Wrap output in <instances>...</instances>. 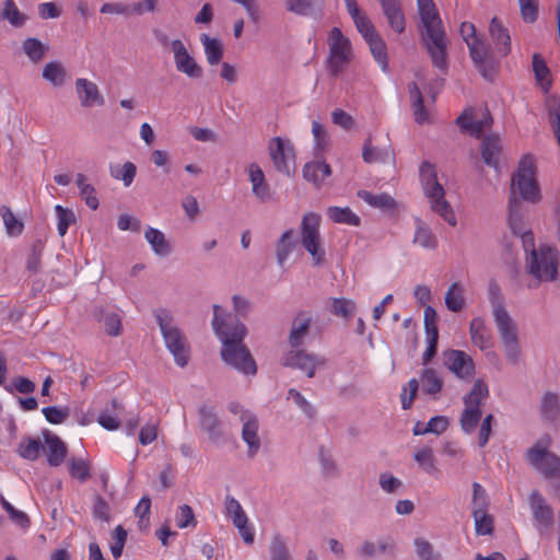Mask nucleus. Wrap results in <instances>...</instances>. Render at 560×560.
<instances>
[{"instance_id": "69168bd1", "label": "nucleus", "mask_w": 560, "mask_h": 560, "mask_svg": "<svg viewBox=\"0 0 560 560\" xmlns=\"http://www.w3.org/2000/svg\"><path fill=\"white\" fill-rule=\"evenodd\" d=\"M416 553L420 560H434L435 555L432 544L424 538H416L415 541Z\"/></svg>"}, {"instance_id": "8fccbe9b", "label": "nucleus", "mask_w": 560, "mask_h": 560, "mask_svg": "<svg viewBox=\"0 0 560 560\" xmlns=\"http://www.w3.org/2000/svg\"><path fill=\"white\" fill-rule=\"evenodd\" d=\"M66 70L57 61L48 62L43 69V78L55 86H61L66 80Z\"/></svg>"}, {"instance_id": "473e14b6", "label": "nucleus", "mask_w": 560, "mask_h": 560, "mask_svg": "<svg viewBox=\"0 0 560 560\" xmlns=\"http://www.w3.org/2000/svg\"><path fill=\"white\" fill-rule=\"evenodd\" d=\"M200 42L205 49L207 61L210 66L218 65L223 57V45L217 38H211L207 34L200 35Z\"/></svg>"}, {"instance_id": "864d4df0", "label": "nucleus", "mask_w": 560, "mask_h": 560, "mask_svg": "<svg viewBox=\"0 0 560 560\" xmlns=\"http://www.w3.org/2000/svg\"><path fill=\"white\" fill-rule=\"evenodd\" d=\"M43 444L38 439H25L19 445V455L28 460H35L39 457Z\"/></svg>"}, {"instance_id": "39448f33", "label": "nucleus", "mask_w": 560, "mask_h": 560, "mask_svg": "<svg viewBox=\"0 0 560 560\" xmlns=\"http://www.w3.org/2000/svg\"><path fill=\"white\" fill-rule=\"evenodd\" d=\"M459 33L465 40L469 56L475 68L487 81H493L499 68L490 46L476 33V27L470 22H463Z\"/></svg>"}, {"instance_id": "338daca9", "label": "nucleus", "mask_w": 560, "mask_h": 560, "mask_svg": "<svg viewBox=\"0 0 560 560\" xmlns=\"http://www.w3.org/2000/svg\"><path fill=\"white\" fill-rule=\"evenodd\" d=\"M42 412L51 424H60L68 418V410L56 406L45 407Z\"/></svg>"}, {"instance_id": "f3484780", "label": "nucleus", "mask_w": 560, "mask_h": 560, "mask_svg": "<svg viewBox=\"0 0 560 560\" xmlns=\"http://www.w3.org/2000/svg\"><path fill=\"white\" fill-rule=\"evenodd\" d=\"M445 366L459 378L470 377L475 364L470 355L462 350H447L443 354Z\"/></svg>"}, {"instance_id": "79ce46f5", "label": "nucleus", "mask_w": 560, "mask_h": 560, "mask_svg": "<svg viewBox=\"0 0 560 560\" xmlns=\"http://www.w3.org/2000/svg\"><path fill=\"white\" fill-rule=\"evenodd\" d=\"M488 509H472V516L475 520V530L477 535H490L493 532V518L488 513Z\"/></svg>"}, {"instance_id": "dca6fc26", "label": "nucleus", "mask_w": 560, "mask_h": 560, "mask_svg": "<svg viewBox=\"0 0 560 560\" xmlns=\"http://www.w3.org/2000/svg\"><path fill=\"white\" fill-rule=\"evenodd\" d=\"M283 364L289 368L299 369L308 377H313L316 366L325 364V359L307 353L305 350H291L284 355Z\"/></svg>"}, {"instance_id": "c85d7f7f", "label": "nucleus", "mask_w": 560, "mask_h": 560, "mask_svg": "<svg viewBox=\"0 0 560 560\" xmlns=\"http://www.w3.org/2000/svg\"><path fill=\"white\" fill-rule=\"evenodd\" d=\"M362 158L365 163H385L393 158L390 145L376 148L372 145L371 138H368L363 145Z\"/></svg>"}, {"instance_id": "9d476101", "label": "nucleus", "mask_w": 560, "mask_h": 560, "mask_svg": "<svg viewBox=\"0 0 560 560\" xmlns=\"http://www.w3.org/2000/svg\"><path fill=\"white\" fill-rule=\"evenodd\" d=\"M548 435L538 440L526 453L527 462L547 478H560V457L549 451Z\"/></svg>"}, {"instance_id": "5701e85b", "label": "nucleus", "mask_w": 560, "mask_h": 560, "mask_svg": "<svg viewBox=\"0 0 560 560\" xmlns=\"http://www.w3.org/2000/svg\"><path fill=\"white\" fill-rule=\"evenodd\" d=\"M75 90L82 106L91 107L96 104H104V98L94 82L84 78H79L75 81Z\"/></svg>"}, {"instance_id": "603ef678", "label": "nucleus", "mask_w": 560, "mask_h": 560, "mask_svg": "<svg viewBox=\"0 0 560 560\" xmlns=\"http://www.w3.org/2000/svg\"><path fill=\"white\" fill-rule=\"evenodd\" d=\"M0 19L8 20L13 26H22L26 20L13 0H4L3 8L0 11Z\"/></svg>"}, {"instance_id": "c9c22d12", "label": "nucleus", "mask_w": 560, "mask_h": 560, "mask_svg": "<svg viewBox=\"0 0 560 560\" xmlns=\"http://www.w3.org/2000/svg\"><path fill=\"white\" fill-rule=\"evenodd\" d=\"M295 246L293 231L287 230L277 242L276 257L280 266H283Z\"/></svg>"}, {"instance_id": "c756f323", "label": "nucleus", "mask_w": 560, "mask_h": 560, "mask_svg": "<svg viewBox=\"0 0 560 560\" xmlns=\"http://www.w3.org/2000/svg\"><path fill=\"white\" fill-rule=\"evenodd\" d=\"M413 459L424 472L431 476L438 474L439 468L432 447L423 446L416 450L413 453Z\"/></svg>"}, {"instance_id": "bf43d9fd", "label": "nucleus", "mask_w": 560, "mask_h": 560, "mask_svg": "<svg viewBox=\"0 0 560 560\" xmlns=\"http://www.w3.org/2000/svg\"><path fill=\"white\" fill-rule=\"evenodd\" d=\"M354 310H355V304L351 300H348L345 298H339V299H334L331 302L330 312L336 316H339L342 318H350L353 315Z\"/></svg>"}, {"instance_id": "6e6d98bb", "label": "nucleus", "mask_w": 560, "mask_h": 560, "mask_svg": "<svg viewBox=\"0 0 560 560\" xmlns=\"http://www.w3.org/2000/svg\"><path fill=\"white\" fill-rule=\"evenodd\" d=\"M533 70L535 72L536 80L546 91H548L551 85V81L549 80V68L538 54L533 56Z\"/></svg>"}, {"instance_id": "aec40b11", "label": "nucleus", "mask_w": 560, "mask_h": 560, "mask_svg": "<svg viewBox=\"0 0 560 560\" xmlns=\"http://www.w3.org/2000/svg\"><path fill=\"white\" fill-rule=\"evenodd\" d=\"M242 422H243V430H242V438L244 442L248 446V456L253 457L256 455L260 447V441L258 438V421L254 415L250 412H243L242 413Z\"/></svg>"}, {"instance_id": "f257e3e1", "label": "nucleus", "mask_w": 560, "mask_h": 560, "mask_svg": "<svg viewBox=\"0 0 560 560\" xmlns=\"http://www.w3.org/2000/svg\"><path fill=\"white\" fill-rule=\"evenodd\" d=\"M212 326L222 342V360L246 375H255L257 365L248 348L243 343L247 329L243 323L232 315L221 317V307L213 306Z\"/></svg>"}, {"instance_id": "1a4fd4ad", "label": "nucleus", "mask_w": 560, "mask_h": 560, "mask_svg": "<svg viewBox=\"0 0 560 560\" xmlns=\"http://www.w3.org/2000/svg\"><path fill=\"white\" fill-rule=\"evenodd\" d=\"M156 319L164 338L166 348L173 354L177 365L184 368L189 360V346L180 330L173 325V318L163 311L156 315Z\"/></svg>"}, {"instance_id": "b1692460", "label": "nucleus", "mask_w": 560, "mask_h": 560, "mask_svg": "<svg viewBox=\"0 0 560 560\" xmlns=\"http://www.w3.org/2000/svg\"><path fill=\"white\" fill-rule=\"evenodd\" d=\"M378 1L392 30L397 33H402L405 31L406 22L399 0Z\"/></svg>"}, {"instance_id": "cd10ccee", "label": "nucleus", "mask_w": 560, "mask_h": 560, "mask_svg": "<svg viewBox=\"0 0 560 560\" xmlns=\"http://www.w3.org/2000/svg\"><path fill=\"white\" fill-rule=\"evenodd\" d=\"M45 443L48 464L52 467L60 466L68 453L66 444L57 435H46Z\"/></svg>"}, {"instance_id": "0e129e2a", "label": "nucleus", "mask_w": 560, "mask_h": 560, "mask_svg": "<svg viewBox=\"0 0 560 560\" xmlns=\"http://www.w3.org/2000/svg\"><path fill=\"white\" fill-rule=\"evenodd\" d=\"M196 524L197 522L195 520L192 509L187 504L180 505L176 513V525L179 528H186L189 526L195 527Z\"/></svg>"}, {"instance_id": "6e6552de", "label": "nucleus", "mask_w": 560, "mask_h": 560, "mask_svg": "<svg viewBox=\"0 0 560 560\" xmlns=\"http://www.w3.org/2000/svg\"><path fill=\"white\" fill-rule=\"evenodd\" d=\"M327 67L330 75L339 77L353 58L350 39L345 36L339 27H334L328 34Z\"/></svg>"}, {"instance_id": "20e7f679", "label": "nucleus", "mask_w": 560, "mask_h": 560, "mask_svg": "<svg viewBox=\"0 0 560 560\" xmlns=\"http://www.w3.org/2000/svg\"><path fill=\"white\" fill-rule=\"evenodd\" d=\"M522 244L524 250L529 253L526 268L538 281H552L558 273V249L556 247L544 245L535 249L533 233H524L522 235Z\"/></svg>"}, {"instance_id": "de8ad7c7", "label": "nucleus", "mask_w": 560, "mask_h": 560, "mask_svg": "<svg viewBox=\"0 0 560 560\" xmlns=\"http://www.w3.org/2000/svg\"><path fill=\"white\" fill-rule=\"evenodd\" d=\"M200 425L212 438L218 436L220 433V421L213 410L209 407H202L199 410Z\"/></svg>"}, {"instance_id": "e433bc0d", "label": "nucleus", "mask_w": 560, "mask_h": 560, "mask_svg": "<svg viewBox=\"0 0 560 560\" xmlns=\"http://www.w3.org/2000/svg\"><path fill=\"white\" fill-rule=\"evenodd\" d=\"M465 289L462 284L454 282L445 294V305L452 312H460L465 305Z\"/></svg>"}, {"instance_id": "58836bf2", "label": "nucleus", "mask_w": 560, "mask_h": 560, "mask_svg": "<svg viewBox=\"0 0 560 560\" xmlns=\"http://www.w3.org/2000/svg\"><path fill=\"white\" fill-rule=\"evenodd\" d=\"M144 237L156 255L166 256L170 253V245L160 230L148 228Z\"/></svg>"}, {"instance_id": "f8f14e48", "label": "nucleus", "mask_w": 560, "mask_h": 560, "mask_svg": "<svg viewBox=\"0 0 560 560\" xmlns=\"http://www.w3.org/2000/svg\"><path fill=\"white\" fill-rule=\"evenodd\" d=\"M489 389L486 383L478 380L470 392L464 397L465 408L460 416V427L466 433H471L481 419V402L488 397Z\"/></svg>"}, {"instance_id": "5fc2aeb1", "label": "nucleus", "mask_w": 560, "mask_h": 560, "mask_svg": "<svg viewBox=\"0 0 560 560\" xmlns=\"http://www.w3.org/2000/svg\"><path fill=\"white\" fill-rule=\"evenodd\" d=\"M540 411L546 419H555L560 411L559 396L555 393H546L541 400Z\"/></svg>"}, {"instance_id": "412c9836", "label": "nucleus", "mask_w": 560, "mask_h": 560, "mask_svg": "<svg viewBox=\"0 0 560 560\" xmlns=\"http://www.w3.org/2000/svg\"><path fill=\"white\" fill-rule=\"evenodd\" d=\"M489 33L497 52L501 57L508 56L511 52V36L509 30L498 18L491 19Z\"/></svg>"}, {"instance_id": "a19ab883", "label": "nucleus", "mask_w": 560, "mask_h": 560, "mask_svg": "<svg viewBox=\"0 0 560 560\" xmlns=\"http://www.w3.org/2000/svg\"><path fill=\"white\" fill-rule=\"evenodd\" d=\"M366 44L370 47L374 60L377 62L381 69L384 72H388L387 47L383 38L377 35L371 40H368Z\"/></svg>"}, {"instance_id": "f03ea898", "label": "nucleus", "mask_w": 560, "mask_h": 560, "mask_svg": "<svg viewBox=\"0 0 560 560\" xmlns=\"http://www.w3.org/2000/svg\"><path fill=\"white\" fill-rule=\"evenodd\" d=\"M417 7L424 28L422 39L432 63L439 69H445L447 39L436 5L433 0H417Z\"/></svg>"}, {"instance_id": "2f4dec72", "label": "nucleus", "mask_w": 560, "mask_h": 560, "mask_svg": "<svg viewBox=\"0 0 560 560\" xmlns=\"http://www.w3.org/2000/svg\"><path fill=\"white\" fill-rule=\"evenodd\" d=\"M75 184L79 188L80 197L84 200L85 205L90 209L96 210L100 206L98 197L94 186L88 183V177L82 173H78Z\"/></svg>"}, {"instance_id": "7ed1b4c3", "label": "nucleus", "mask_w": 560, "mask_h": 560, "mask_svg": "<svg viewBox=\"0 0 560 560\" xmlns=\"http://www.w3.org/2000/svg\"><path fill=\"white\" fill-rule=\"evenodd\" d=\"M489 300L505 358L511 364H517L521 357L517 326L504 307L500 288L495 282L489 284Z\"/></svg>"}, {"instance_id": "ea45409f", "label": "nucleus", "mask_w": 560, "mask_h": 560, "mask_svg": "<svg viewBox=\"0 0 560 560\" xmlns=\"http://www.w3.org/2000/svg\"><path fill=\"white\" fill-rule=\"evenodd\" d=\"M456 121L463 130L468 131L475 136H479L488 125L487 120H476L471 109L463 112Z\"/></svg>"}, {"instance_id": "2eb2a0df", "label": "nucleus", "mask_w": 560, "mask_h": 560, "mask_svg": "<svg viewBox=\"0 0 560 560\" xmlns=\"http://www.w3.org/2000/svg\"><path fill=\"white\" fill-rule=\"evenodd\" d=\"M171 50L174 55V62L178 72L190 79H199L202 75V67L196 61L180 39L171 42Z\"/></svg>"}, {"instance_id": "6ab92c4d", "label": "nucleus", "mask_w": 560, "mask_h": 560, "mask_svg": "<svg viewBox=\"0 0 560 560\" xmlns=\"http://www.w3.org/2000/svg\"><path fill=\"white\" fill-rule=\"evenodd\" d=\"M345 4L358 32L364 38L365 43L380 35L371 20L360 10L355 0H345Z\"/></svg>"}, {"instance_id": "bb28decb", "label": "nucleus", "mask_w": 560, "mask_h": 560, "mask_svg": "<svg viewBox=\"0 0 560 560\" xmlns=\"http://www.w3.org/2000/svg\"><path fill=\"white\" fill-rule=\"evenodd\" d=\"M330 174V166L324 161H312L306 163L303 167L304 178L313 183L316 187L322 186Z\"/></svg>"}, {"instance_id": "72a5a7b5", "label": "nucleus", "mask_w": 560, "mask_h": 560, "mask_svg": "<svg viewBox=\"0 0 560 560\" xmlns=\"http://www.w3.org/2000/svg\"><path fill=\"white\" fill-rule=\"evenodd\" d=\"M394 548L393 541L389 538L378 539L376 542L365 540L359 548V553L363 558H373L380 555L387 553Z\"/></svg>"}, {"instance_id": "f704fd0d", "label": "nucleus", "mask_w": 560, "mask_h": 560, "mask_svg": "<svg viewBox=\"0 0 560 560\" xmlns=\"http://www.w3.org/2000/svg\"><path fill=\"white\" fill-rule=\"evenodd\" d=\"M327 217L335 223L359 226L361 219L349 208L329 207Z\"/></svg>"}, {"instance_id": "393cba45", "label": "nucleus", "mask_w": 560, "mask_h": 560, "mask_svg": "<svg viewBox=\"0 0 560 560\" xmlns=\"http://www.w3.org/2000/svg\"><path fill=\"white\" fill-rule=\"evenodd\" d=\"M524 206L523 202L516 197H510L509 199V225L511 231L522 238L524 233H532L525 229V222L523 219Z\"/></svg>"}, {"instance_id": "4468645a", "label": "nucleus", "mask_w": 560, "mask_h": 560, "mask_svg": "<svg viewBox=\"0 0 560 560\" xmlns=\"http://www.w3.org/2000/svg\"><path fill=\"white\" fill-rule=\"evenodd\" d=\"M529 508L535 527L540 535L551 532L553 525V510L538 492L533 491L529 495Z\"/></svg>"}, {"instance_id": "680f3d73", "label": "nucleus", "mask_w": 560, "mask_h": 560, "mask_svg": "<svg viewBox=\"0 0 560 560\" xmlns=\"http://www.w3.org/2000/svg\"><path fill=\"white\" fill-rule=\"evenodd\" d=\"M23 50L32 61L38 62L44 57L45 46L36 38H27L23 42Z\"/></svg>"}, {"instance_id": "423d86ee", "label": "nucleus", "mask_w": 560, "mask_h": 560, "mask_svg": "<svg viewBox=\"0 0 560 560\" xmlns=\"http://www.w3.org/2000/svg\"><path fill=\"white\" fill-rule=\"evenodd\" d=\"M419 175L424 196L428 198L432 211L443 218L450 225H456L455 213L445 199V190L438 180L435 166L428 161L422 162Z\"/></svg>"}, {"instance_id": "774afa93", "label": "nucleus", "mask_w": 560, "mask_h": 560, "mask_svg": "<svg viewBox=\"0 0 560 560\" xmlns=\"http://www.w3.org/2000/svg\"><path fill=\"white\" fill-rule=\"evenodd\" d=\"M419 388V382L416 378H411L401 392V406L402 409H409L413 402L417 390Z\"/></svg>"}, {"instance_id": "13d9d810", "label": "nucleus", "mask_w": 560, "mask_h": 560, "mask_svg": "<svg viewBox=\"0 0 560 560\" xmlns=\"http://www.w3.org/2000/svg\"><path fill=\"white\" fill-rule=\"evenodd\" d=\"M55 212L57 214L58 233L60 236H65L71 223L74 222V213L60 205L55 206Z\"/></svg>"}, {"instance_id": "37998d69", "label": "nucleus", "mask_w": 560, "mask_h": 560, "mask_svg": "<svg viewBox=\"0 0 560 560\" xmlns=\"http://www.w3.org/2000/svg\"><path fill=\"white\" fill-rule=\"evenodd\" d=\"M421 388L429 395H434L441 392L443 382L436 371L433 369H424L420 376Z\"/></svg>"}, {"instance_id": "ddd939ff", "label": "nucleus", "mask_w": 560, "mask_h": 560, "mask_svg": "<svg viewBox=\"0 0 560 560\" xmlns=\"http://www.w3.org/2000/svg\"><path fill=\"white\" fill-rule=\"evenodd\" d=\"M269 155L276 170L282 174L290 175L291 168L295 165L294 147L289 139L275 137L268 144Z\"/></svg>"}, {"instance_id": "4c0bfd02", "label": "nucleus", "mask_w": 560, "mask_h": 560, "mask_svg": "<svg viewBox=\"0 0 560 560\" xmlns=\"http://www.w3.org/2000/svg\"><path fill=\"white\" fill-rule=\"evenodd\" d=\"M416 222L413 243L427 249H434L438 245L435 235L420 219H417Z\"/></svg>"}, {"instance_id": "a878e982", "label": "nucleus", "mask_w": 560, "mask_h": 560, "mask_svg": "<svg viewBox=\"0 0 560 560\" xmlns=\"http://www.w3.org/2000/svg\"><path fill=\"white\" fill-rule=\"evenodd\" d=\"M311 323L312 317L305 312H301L294 317L289 335V343L292 348H298L303 343L304 338L308 334Z\"/></svg>"}, {"instance_id": "09e8293b", "label": "nucleus", "mask_w": 560, "mask_h": 560, "mask_svg": "<svg viewBox=\"0 0 560 560\" xmlns=\"http://www.w3.org/2000/svg\"><path fill=\"white\" fill-rule=\"evenodd\" d=\"M322 0H287V9L299 15H310L314 10H320Z\"/></svg>"}, {"instance_id": "3c124183", "label": "nucleus", "mask_w": 560, "mask_h": 560, "mask_svg": "<svg viewBox=\"0 0 560 560\" xmlns=\"http://www.w3.org/2000/svg\"><path fill=\"white\" fill-rule=\"evenodd\" d=\"M112 177L122 180L126 187L130 186L136 177L137 167L132 162H126L122 166L110 165Z\"/></svg>"}, {"instance_id": "49530a36", "label": "nucleus", "mask_w": 560, "mask_h": 560, "mask_svg": "<svg viewBox=\"0 0 560 560\" xmlns=\"http://www.w3.org/2000/svg\"><path fill=\"white\" fill-rule=\"evenodd\" d=\"M0 215L10 236H18L23 232L24 224L20 221L8 206L0 207Z\"/></svg>"}, {"instance_id": "c03bdc74", "label": "nucleus", "mask_w": 560, "mask_h": 560, "mask_svg": "<svg viewBox=\"0 0 560 560\" xmlns=\"http://www.w3.org/2000/svg\"><path fill=\"white\" fill-rule=\"evenodd\" d=\"M359 197L368 205L378 209H393L396 206L394 198L388 194H372L366 190L359 191Z\"/></svg>"}, {"instance_id": "0eeeda50", "label": "nucleus", "mask_w": 560, "mask_h": 560, "mask_svg": "<svg viewBox=\"0 0 560 560\" xmlns=\"http://www.w3.org/2000/svg\"><path fill=\"white\" fill-rule=\"evenodd\" d=\"M517 195L525 201L537 203L541 199L538 182L536 179V163L533 155H524L511 180V196Z\"/></svg>"}, {"instance_id": "4d7b16f0", "label": "nucleus", "mask_w": 560, "mask_h": 560, "mask_svg": "<svg viewBox=\"0 0 560 560\" xmlns=\"http://www.w3.org/2000/svg\"><path fill=\"white\" fill-rule=\"evenodd\" d=\"M68 467L70 476L81 482L86 481L91 477L90 465L82 458H71Z\"/></svg>"}, {"instance_id": "4be33fe9", "label": "nucleus", "mask_w": 560, "mask_h": 560, "mask_svg": "<svg viewBox=\"0 0 560 560\" xmlns=\"http://www.w3.org/2000/svg\"><path fill=\"white\" fill-rule=\"evenodd\" d=\"M248 178L252 184V191L257 199H259L262 202H266L271 199L270 186L266 180L264 171L258 164H249Z\"/></svg>"}, {"instance_id": "e2e57ef3", "label": "nucleus", "mask_w": 560, "mask_h": 560, "mask_svg": "<svg viewBox=\"0 0 560 560\" xmlns=\"http://www.w3.org/2000/svg\"><path fill=\"white\" fill-rule=\"evenodd\" d=\"M521 16L526 23H534L538 18V0H517Z\"/></svg>"}, {"instance_id": "7c9ffc66", "label": "nucleus", "mask_w": 560, "mask_h": 560, "mask_svg": "<svg viewBox=\"0 0 560 560\" xmlns=\"http://www.w3.org/2000/svg\"><path fill=\"white\" fill-rule=\"evenodd\" d=\"M500 153L501 144L498 137H487L483 139L481 145V156L487 165L497 170L499 167Z\"/></svg>"}, {"instance_id": "a211bd4d", "label": "nucleus", "mask_w": 560, "mask_h": 560, "mask_svg": "<svg viewBox=\"0 0 560 560\" xmlns=\"http://www.w3.org/2000/svg\"><path fill=\"white\" fill-rule=\"evenodd\" d=\"M469 334L471 342L482 351H489L487 355L489 358L497 359L495 352L491 351L493 348V338L491 331L487 328L485 319L481 317H475L471 319L469 325Z\"/></svg>"}, {"instance_id": "9b49d317", "label": "nucleus", "mask_w": 560, "mask_h": 560, "mask_svg": "<svg viewBox=\"0 0 560 560\" xmlns=\"http://www.w3.org/2000/svg\"><path fill=\"white\" fill-rule=\"evenodd\" d=\"M320 215L315 212L304 214L301 223V243L312 257L314 266L325 262V249L319 234Z\"/></svg>"}, {"instance_id": "a18cd8bd", "label": "nucleus", "mask_w": 560, "mask_h": 560, "mask_svg": "<svg viewBox=\"0 0 560 560\" xmlns=\"http://www.w3.org/2000/svg\"><path fill=\"white\" fill-rule=\"evenodd\" d=\"M409 93L410 97L413 100L412 107L416 121L418 124L428 121L429 116L424 108L422 94L417 83L412 82L409 84Z\"/></svg>"}, {"instance_id": "052dcab7", "label": "nucleus", "mask_w": 560, "mask_h": 560, "mask_svg": "<svg viewBox=\"0 0 560 560\" xmlns=\"http://www.w3.org/2000/svg\"><path fill=\"white\" fill-rule=\"evenodd\" d=\"M270 560H291L284 539L280 535H275L270 542Z\"/></svg>"}]
</instances>
